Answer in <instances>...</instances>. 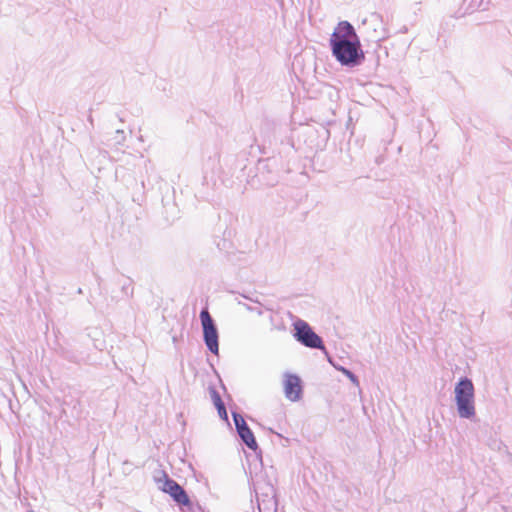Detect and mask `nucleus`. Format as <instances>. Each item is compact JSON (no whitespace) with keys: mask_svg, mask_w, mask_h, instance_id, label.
Instances as JSON below:
<instances>
[{"mask_svg":"<svg viewBox=\"0 0 512 512\" xmlns=\"http://www.w3.org/2000/svg\"><path fill=\"white\" fill-rule=\"evenodd\" d=\"M183 512H201V507L198 503H194L189 498V503L187 505H178Z\"/></svg>","mask_w":512,"mask_h":512,"instance_id":"nucleus-12","label":"nucleus"},{"mask_svg":"<svg viewBox=\"0 0 512 512\" xmlns=\"http://www.w3.org/2000/svg\"><path fill=\"white\" fill-rule=\"evenodd\" d=\"M338 371H341L355 386L359 387L360 382L356 374H354L350 369L345 368L343 366H335Z\"/></svg>","mask_w":512,"mask_h":512,"instance_id":"nucleus-11","label":"nucleus"},{"mask_svg":"<svg viewBox=\"0 0 512 512\" xmlns=\"http://www.w3.org/2000/svg\"><path fill=\"white\" fill-rule=\"evenodd\" d=\"M242 443L253 452L257 453L258 451L261 452L258 443L256 441V438L254 436L253 431L250 429L247 432L241 433L239 435Z\"/></svg>","mask_w":512,"mask_h":512,"instance_id":"nucleus-9","label":"nucleus"},{"mask_svg":"<svg viewBox=\"0 0 512 512\" xmlns=\"http://www.w3.org/2000/svg\"><path fill=\"white\" fill-rule=\"evenodd\" d=\"M88 120L90 123H93V118L91 116H89Z\"/></svg>","mask_w":512,"mask_h":512,"instance_id":"nucleus-20","label":"nucleus"},{"mask_svg":"<svg viewBox=\"0 0 512 512\" xmlns=\"http://www.w3.org/2000/svg\"><path fill=\"white\" fill-rule=\"evenodd\" d=\"M257 172L262 181L268 186H274L279 181L280 169L275 157L260 159L257 164Z\"/></svg>","mask_w":512,"mask_h":512,"instance_id":"nucleus-7","label":"nucleus"},{"mask_svg":"<svg viewBox=\"0 0 512 512\" xmlns=\"http://www.w3.org/2000/svg\"><path fill=\"white\" fill-rule=\"evenodd\" d=\"M455 403L460 418L472 419L475 411V389L472 380L466 376L461 377L455 385Z\"/></svg>","mask_w":512,"mask_h":512,"instance_id":"nucleus-2","label":"nucleus"},{"mask_svg":"<svg viewBox=\"0 0 512 512\" xmlns=\"http://www.w3.org/2000/svg\"><path fill=\"white\" fill-rule=\"evenodd\" d=\"M217 412H218V415L219 417L228 422V413H227V409L225 407V404L224 403H221V405L217 406Z\"/></svg>","mask_w":512,"mask_h":512,"instance_id":"nucleus-16","label":"nucleus"},{"mask_svg":"<svg viewBox=\"0 0 512 512\" xmlns=\"http://www.w3.org/2000/svg\"><path fill=\"white\" fill-rule=\"evenodd\" d=\"M259 512H277L276 490L270 483L254 484Z\"/></svg>","mask_w":512,"mask_h":512,"instance_id":"nucleus-6","label":"nucleus"},{"mask_svg":"<svg viewBox=\"0 0 512 512\" xmlns=\"http://www.w3.org/2000/svg\"><path fill=\"white\" fill-rule=\"evenodd\" d=\"M241 296H242L243 298H245V299H248V300H250V301H252V302L257 303L258 305H257V306H251V305H249V304L242 303L241 301H238V303H239L240 305H243V306L245 307V309H246V310H248V311H250V312H254V313H256V314H257V315H259V316H262V315H263V308H262L263 306H262V304H261L257 299H253V298H251V297H249V296H246V295H244V294H242Z\"/></svg>","mask_w":512,"mask_h":512,"instance_id":"nucleus-10","label":"nucleus"},{"mask_svg":"<svg viewBox=\"0 0 512 512\" xmlns=\"http://www.w3.org/2000/svg\"><path fill=\"white\" fill-rule=\"evenodd\" d=\"M399 32H400V33H407V32H408V28H407V26H403V27L400 29V31H399Z\"/></svg>","mask_w":512,"mask_h":512,"instance_id":"nucleus-19","label":"nucleus"},{"mask_svg":"<svg viewBox=\"0 0 512 512\" xmlns=\"http://www.w3.org/2000/svg\"><path fill=\"white\" fill-rule=\"evenodd\" d=\"M77 292H78L79 294H82V293H83V291H82V289H81V288H79Z\"/></svg>","mask_w":512,"mask_h":512,"instance_id":"nucleus-21","label":"nucleus"},{"mask_svg":"<svg viewBox=\"0 0 512 512\" xmlns=\"http://www.w3.org/2000/svg\"><path fill=\"white\" fill-rule=\"evenodd\" d=\"M199 318L201 321L203 341L209 352L214 355L219 354V331L215 320L210 315L207 308L200 311Z\"/></svg>","mask_w":512,"mask_h":512,"instance_id":"nucleus-5","label":"nucleus"},{"mask_svg":"<svg viewBox=\"0 0 512 512\" xmlns=\"http://www.w3.org/2000/svg\"><path fill=\"white\" fill-rule=\"evenodd\" d=\"M332 56L346 68H355L365 61L360 38L349 21H340L329 39Z\"/></svg>","mask_w":512,"mask_h":512,"instance_id":"nucleus-1","label":"nucleus"},{"mask_svg":"<svg viewBox=\"0 0 512 512\" xmlns=\"http://www.w3.org/2000/svg\"><path fill=\"white\" fill-rule=\"evenodd\" d=\"M249 430H250V427L248 426V424L246 422H242L241 424H239V427L236 428L238 435H240L241 433L247 432Z\"/></svg>","mask_w":512,"mask_h":512,"instance_id":"nucleus-18","label":"nucleus"},{"mask_svg":"<svg viewBox=\"0 0 512 512\" xmlns=\"http://www.w3.org/2000/svg\"><path fill=\"white\" fill-rule=\"evenodd\" d=\"M232 418L235 424V428L239 427V424H241L242 422H246L243 416L236 411H232Z\"/></svg>","mask_w":512,"mask_h":512,"instance_id":"nucleus-17","label":"nucleus"},{"mask_svg":"<svg viewBox=\"0 0 512 512\" xmlns=\"http://www.w3.org/2000/svg\"><path fill=\"white\" fill-rule=\"evenodd\" d=\"M293 337L301 345L310 348L318 349L327 354L326 347L323 339L313 330L308 322L302 319H297L293 323Z\"/></svg>","mask_w":512,"mask_h":512,"instance_id":"nucleus-3","label":"nucleus"},{"mask_svg":"<svg viewBox=\"0 0 512 512\" xmlns=\"http://www.w3.org/2000/svg\"><path fill=\"white\" fill-rule=\"evenodd\" d=\"M209 389H210V395H211L213 404H214L215 408H217V406L221 405V403H224V402H223L220 394L214 387H210Z\"/></svg>","mask_w":512,"mask_h":512,"instance_id":"nucleus-14","label":"nucleus"},{"mask_svg":"<svg viewBox=\"0 0 512 512\" xmlns=\"http://www.w3.org/2000/svg\"><path fill=\"white\" fill-rule=\"evenodd\" d=\"M154 480L158 485V488L170 495L173 501L177 505H187L189 503V495L186 490L169 475L160 470L154 475Z\"/></svg>","mask_w":512,"mask_h":512,"instance_id":"nucleus-4","label":"nucleus"},{"mask_svg":"<svg viewBox=\"0 0 512 512\" xmlns=\"http://www.w3.org/2000/svg\"><path fill=\"white\" fill-rule=\"evenodd\" d=\"M121 291L127 297H131L133 295V280L131 278H127L125 280L121 286Z\"/></svg>","mask_w":512,"mask_h":512,"instance_id":"nucleus-13","label":"nucleus"},{"mask_svg":"<svg viewBox=\"0 0 512 512\" xmlns=\"http://www.w3.org/2000/svg\"><path fill=\"white\" fill-rule=\"evenodd\" d=\"M284 393L285 397L290 401L296 402L301 399L303 387L301 378L298 375L285 373Z\"/></svg>","mask_w":512,"mask_h":512,"instance_id":"nucleus-8","label":"nucleus"},{"mask_svg":"<svg viewBox=\"0 0 512 512\" xmlns=\"http://www.w3.org/2000/svg\"><path fill=\"white\" fill-rule=\"evenodd\" d=\"M113 141L117 145H122L125 141V134L124 131L121 129H118L115 131V135L113 137Z\"/></svg>","mask_w":512,"mask_h":512,"instance_id":"nucleus-15","label":"nucleus"}]
</instances>
